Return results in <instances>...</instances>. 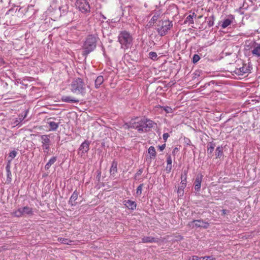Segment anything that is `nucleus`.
Returning a JSON list of instances; mask_svg holds the SVG:
<instances>
[{"label":"nucleus","instance_id":"nucleus-17","mask_svg":"<svg viewBox=\"0 0 260 260\" xmlns=\"http://www.w3.org/2000/svg\"><path fill=\"white\" fill-rule=\"evenodd\" d=\"M124 204L125 206L131 210H135L137 207V204L135 201L131 200H127L124 201Z\"/></svg>","mask_w":260,"mask_h":260},{"label":"nucleus","instance_id":"nucleus-40","mask_svg":"<svg viewBox=\"0 0 260 260\" xmlns=\"http://www.w3.org/2000/svg\"><path fill=\"white\" fill-rule=\"evenodd\" d=\"M17 153L15 150H13L9 153V156L11 157L12 159H13L16 156Z\"/></svg>","mask_w":260,"mask_h":260},{"label":"nucleus","instance_id":"nucleus-15","mask_svg":"<svg viewBox=\"0 0 260 260\" xmlns=\"http://www.w3.org/2000/svg\"><path fill=\"white\" fill-rule=\"evenodd\" d=\"M78 196V192H77V190H75L73 194H72L71 197L70 198L69 204L71 205V206H76L77 204V203L76 202V201L77 200Z\"/></svg>","mask_w":260,"mask_h":260},{"label":"nucleus","instance_id":"nucleus-9","mask_svg":"<svg viewBox=\"0 0 260 260\" xmlns=\"http://www.w3.org/2000/svg\"><path fill=\"white\" fill-rule=\"evenodd\" d=\"M252 69V67L250 62L248 64L243 63L242 67L236 69L234 73L238 76H243L245 74L250 73Z\"/></svg>","mask_w":260,"mask_h":260},{"label":"nucleus","instance_id":"nucleus-23","mask_svg":"<svg viewBox=\"0 0 260 260\" xmlns=\"http://www.w3.org/2000/svg\"><path fill=\"white\" fill-rule=\"evenodd\" d=\"M57 160V157L56 156H53L51 157L49 161L46 164L45 166V170H48L51 165H52Z\"/></svg>","mask_w":260,"mask_h":260},{"label":"nucleus","instance_id":"nucleus-49","mask_svg":"<svg viewBox=\"0 0 260 260\" xmlns=\"http://www.w3.org/2000/svg\"><path fill=\"white\" fill-rule=\"evenodd\" d=\"M5 62L3 58L0 57V64H5Z\"/></svg>","mask_w":260,"mask_h":260},{"label":"nucleus","instance_id":"nucleus-46","mask_svg":"<svg viewBox=\"0 0 260 260\" xmlns=\"http://www.w3.org/2000/svg\"><path fill=\"white\" fill-rule=\"evenodd\" d=\"M158 147H159V149H160V151H163L165 149V147H166V144H163L162 145H159L158 146Z\"/></svg>","mask_w":260,"mask_h":260},{"label":"nucleus","instance_id":"nucleus-33","mask_svg":"<svg viewBox=\"0 0 260 260\" xmlns=\"http://www.w3.org/2000/svg\"><path fill=\"white\" fill-rule=\"evenodd\" d=\"M214 17L213 16L210 17L208 18V21L207 22L208 25L209 27H211L214 25Z\"/></svg>","mask_w":260,"mask_h":260},{"label":"nucleus","instance_id":"nucleus-12","mask_svg":"<svg viewBox=\"0 0 260 260\" xmlns=\"http://www.w3.org/2000/svg\"><path fill=\"white\" fill-rule=\"evenodd\" d=\"M203 178V175L202 174H198L194 182V189L197 191H199L201 189V183Z\"/></svg>","mask_w":260,"mask_h":260},{"label":"nucleus","instance_id":"nucleus-26","mask_svg":"<svg viewBox=\"0 0 260 260\" xmlns=\"http://www.w3.org/2000/svg\"><path fill=\"white\" fill-rule=\"evenodd\" d=\"M193 16H195V17H197V14L195 13H192V14L189 15L186 18L184 23H186L187 22H188L190 24H193L194 21H193Z\"/></svg>","mask_w":260,"mask_h":260},{"label":"nucleus","instance_id":"nucleus-20","mask_svg":"<svg viewBox=\"0 0 260 260\" xmlns=\"http://www.w3.org/2000/svg\"><path fill=\"white\" fill-rule=\"evenodd\" d=\"M251 53L253 56L257 57H260V44L255 46L251 51Z\"/></svg>","mask_w":260,"mask_h":260},{"label":"nucleus","instance_id":"nucleus-43","mask_svg":"<svg viewBox=\"0 0 260 260\" xmlns=\"http://www.w3.org/2000/svg\"><path fill=\"white\" fill-rule=\"evenodd\" d=\"M28 112V110H26L25 114L24 115H19L21 117V120H24L26 118V117L27 116Z\"/></svg>","mask_w":260,"mask_h":260},{"label":"nucleus","instance_id":"nucleus-24","mask_svg":"<svg viewBox=\"0 0 260 260\" xmlns=\"http://www.w3.org/2000/svg\"><path fill=\"white\" fill-rule=\"evenodd\" d=\"M6 170L7 172V181L8 182H10L12 180V174L10 170V166L8 164L6 167Z\"/></svg>","mask_w":260,"mask_h":260},{"label":"nucleus","instance_id":"nucleus-39","mask_svg":"<svg viewBox=\"0 0 260 260\" xmlns=\"http://www.w3.org/2000/svg\"><path fill=\"white\" fill-rule=\"evenodd\" d=\"M200 59V57L199 55L198 54H194L193 58H192V62L194 63H197Z\"/></svg>","mask_w":260,"mask_h":260},{"label":"nucleus","instance_id":"nucleus-52","mask_svg":"<svg viewBox=\"0 0 260 260\" xmlns=\"http://www.w3.org/2000/svg\"><path fill=\"white\" fill-rule=\"evenodd\" d=\"M199 260H204V259H205V257H199Z\"/></svg>","mask_w":260,"mask_h":260},{"label":"nucleus","instance_id":"nucleus-42","mask_svg":"<svg viewBox=\"0 0 260 260\" xmlns=\"http://www.w3.org/2000/svg\"><path fill=\"white\" fill-rule=\"evenodd\" d=\"M169 137V135L168 133H164L162 135L163 139L164 140L165 142L167 141L168 138Z\"/></svg>","mask_w":260,"mask_h":260},{"label":"nucleus","instance_id":"nucleus-5","mask_svg":"<svg viewBox=\"0 0 260 260\" xmlns=\"http://www.w3.org/2000/svg\"><path fill=\"white\" fill-rule=\"evenodd\" d=\"M157 26L156 30L158 35L160 36H164L167 34L168 31L172 27L173 23L169 20L160 21Z\"/></svg>","mask_w":260,"mask_h":260},{"label":"nucleus","instance_id":"nucleus-37","mask_svg":"<svg viewBox=\"0 0 260 260\" xmlns=\"http://www.w3.org/2000/svg\"><path fill=\"white\" fill-rule=\"evenodd\" d=\"M23 120H21V117L19 115V117L18 118H16L14 121H13V124L14 125H18L20 123L22 122L23 121Z\"/></svg>","mask_w":260,"mask_h":260},{"label":"nucleus","instance_id":"nucleus-45","mask_svg":"<svg viewBox=\"0 0 260 260\" xmlns=\"http://www.w3.org/2000/svg\"><path fill=\"white\" fill-rule=\"evenodd\" d=\"M204 257H205V259H206V260H215V258H214L212 256H204Z\"/></svg>","mask_w":260,"mask_h":260},{"label":"nucleus","instance_id":"nucleus-34","mask_svg":"<svg viewBox=\"0 0 260 260\" xmlns=\"http://www.w3.org/2000/svg\"><path fill=\"white\" fill-rule=\"evenodd\" d=\"M186 176H187V171H185L184 172V175L182 174L181 179V185H182V183H186Z\"/></svg>","mask_w":260,"mask_h":260},{"label":"nucleus","instance_id":"nucleus-28","mask_svg":"<svg viewBox=\"0 0 260 260\" xmlns=\"http://www.w3.org/2000/svg\"><path fill=\"white\" fill-rule=\"evenodd\" d=\"M215 155L216 158H220L223 155L222 146H218L215 150Z\"/></svg>","mask_w":260,"mask_h":260},{"label":"nucleus","instance_id":"nucleus-3","mask_svg":"<svg viewBox=\"0 0 260 260\" xmlns=\"http://www.w3.org/2000/svg\"><path fill=\"white\" fill-rule=\"evenodd\" d=\"M118 41L122 48L127 49L132 46L133 37L128 32L122 31L118 36Z\"/></svg>","mask_w":260,"mask_h":260},{"label":"nucleus","instance_id":"nucleus-48","mask_svg":"<svg viewBox=\"0 0 260 260\" xmlns=\"http://www.w3.org/2000/svg\"><path fill=\"white\" fill-rule=\"evenodd\" d=\"M191 260H199V257L198 256L194 255L192 256Z\"/></svg>","mask_w":260,"mask_h":260},{"label":"nucleus","instance_id":"nucleus-31","mask_svg":"<svg viewBox=\"0 0 260 260\" xmlns=\"http://www.w3.org/2000/svg\"><path fill=\"white\" fill-rule=\"evenodd\" d=\"M160 14L159 13H155V14L152 16L151 20L149 22V23L151 25L152 23L154 24L156 22L158 18L159 17Z\"/></svg>","mask_w":260,"mask_h":260},{"label":"nucleus","instance_id":"nucleus-7","mask_svg":"<svg viewBox=\"0 0 260 260\" xmlns=\"http://www.w3.org/2000/svg\"><path fill=\"white\" fill-rule=\"evenodd\" d=\"M75 5L76 7L82 13L87 14L90 13V7L87 0H77Z\"/></svg>","mask_w":260,"mask_h":260},{"label":"nucleus","instance_id":"nucleus-13","mask_svg":"<svg viewBox=\"0 0 260 260\" xmlns=\"http://www.w3.org/2000/svg\"><path fill=\"white\" fill-rule=\"evenodd\" d=\"M235 20V17L233 15H230L228 18L223 20L221 24L222 28H225L228 26L230 25Z\"/></svg>","mask_w":260,"mask_h":260},{"label":"nucleus","instance_id":"nucleus-16","mask_svg":"<svg viewBox=\"0 0 260 260\" xmlns=\"http://www.w3.org/2000/svg\"><path fill=\"white\" fill-rule=\"evenodd\" d=\"M61 101L66 103H78L79 100L70 96L63 95L61 97Z\"/></svg>","mask_w":260,"mask_h":260},{"label":"nucleus","instance_id":"nucleus-36","mask_svg":"<svg viewBox=\"0 0 260 260\" xmlns=\"http://www.w3.org/2000/svg\"><path fill=\"white\" fill-rule=\"evenodd\" d=\"M149 57L153 60H155L157 58V55L155 52H150L149 53Z\"/></svg>","mask_w":260,"mask_h":260},{"label":"nucleus","instance_id":"nucleus-22","mask_svg":"<svg viewBox=\"0 0 260 260\" xmlns=\"http://www.w3.org/2000/svg\"><path fill=\"white\" fill-rule=\"evenodd\" d=\"M156 242V240L155 238L150 237V236H146L142 238V242L145 243H153Z\"/></svg>","mask_w":260,"mask_h":260},{"label":"nucleus","instance_id":"nucleus-11","mask_svg":"<svg viewBox=\"0 0 260 260\" xmlns=\"http://www.w3.org/2000/svg\"><path fill=\"white\" fill-rule=\"evenodd\" d=\"M90 142L87 140H85L80 146L78 150V153L82 155L83 154L87 152L89 149Z\"/></svg>","mask_w":260,"mask_h":260},{"label":"nucleus","instance_id":"nucleus-38","mask_svg":"<svg viewBox=\"0 0 260 260\" xmlns=\"http://www.w3.org/2000/svg\"><path fill=\"white\" fill-rule=\"evenodd\" d=\"M143 186V184H141L138 186V187L137 188V191H136V193L138 195H140L142 193V190Z\"/></svg>","mask_w":260,"mask_h":260},{"label":"nucleus","instance_id":"nucleus-14","mask_svg":"<svg viewBox=\"0 0 260 260\" xmlns=\"http://www.w3.org/2000/svg\"><path fill=\"white\" fill-rule=\"evenodd\" d=\"M215 143L212 141L207 143V153L209 157H211L213 156V152L215 147Z\"/></svg>","mask_w":260,"mask_h":260},{"label":"nucleus","instance_id":"nucleus-25","mask_svg":"<svg viewBox=\"0 0 260 260\" xmlns=\"http://www.w3.org/2000/svg\"><path fill=\"white\" fill-rule=\"evenodd\" d=\"M48 123L50 127V131H55L59 126V123H56L54 121H49Z\"/></svg>","mask_w":260,"mask_h":260},{"label":"nucleus","instance_id":"nucleus-50","mask_svg":"<svg viewBox=\"0 0 260 260\" xmlns=\"http://www.w3.org/2000/svg\"><path fill=\"white\" fill-rule=\"evenodd\" d=\"M178 150V148L175 147L173 150V151H172V153L173 154H175V153L176 152V151H177Z\"/></svg>","mask_w":260,"mask_h":260},{"label":"nucleus","instance_id":"nucleus-29","mask_svg":"<svg viewBox=\"0 0 260 260\" xmlns=\"http://www.w3.org/2000/svg\"><path fill=\"white\" fill-rule=\"evenodd\" d=\"M148 153L150 155L151 158H154L156 157V151L155 149L153 146H150L148 150Z\"/></svg>","mask_w":260,"mask_h":260},{"label":"nucleus","instance_id":"nucleus-32","mask_svg":"<svg viewBox=\"0 0 260 260\" xmlns=\"http://www.w3.org/2000/svg\"><path fill=\"white\" fill-rule=\"evenodd\" d=\"M58 241L61 243L67 245H71V243L72 242V241L70 240L61 237L58 238Z\"/></svg>","mask_w":260,"mask_h":260},{"label":"nucleus","instance_id":"nucleus-6","mask_svg":"<svg viewBox=\"0 0 260 260\" xmlns=\"http://www.w3.org/2000/svg\"><path fill=\"white\" fill-rule=\"evenodd\" d=\"M12 214L16 217H20L24 216H32L34 215V211L32 208L26 206L14 211Z\"/></svg>","mask_w":260,"mask_h":260},{"label":"nucleus","instance_id":"nucleus-51","mask_svg":"<svg viewBox=\"0 0 260 260\" xmlns=\"http://www.w3.org/2000/svg\"><path fill=\"white\" fill-rule=\"evenodd\" d=\"M101 17H102V18H103V19L106 20V19H107L106 17V16H105L103 14H101Z\"/></svg>","mask_w":260,"mask_h":260},{"label":"nucleus","instance_id":"nucleus-35","mask_svg":"<svg viewBox=\"0 0 260 260\" xmlns=\"http://www.w3.org/2000/svg\"><path fill=\"white\" fill-rule=\"evenodd\" d=\"M161 108L167 113H172L173 112V109L170 107L164 106L161 107Z\"/></svg>","mask_w":260,"mask_h":260},{"label":"nucleus","instance_id":"nucleus-4","mask_svg":"<svg viewBox=\"0 0 260 260\" xmlns=\"http://www.w3.org/2000/svg\"><path fill=\"white\" fill-rule=\"evenodd\" d=\"M138 132L142 133L148 132L150 128H152L155 123L151 120L147 118H143L138 121Z\"/></svg>","mask_w":260,"mask_h":260},{"label":"nucleus","instance_id":"nucleus-21","mask_svg":"<svg viewBox=\"0 0 260 260\" xmlns=\"http://www.w3.org/2000/svg\"><path fill=\"white\" fill-rule=\"evenodd\" d=\"M167 165L166 168V171L167 173H169L172 170V160L170 155H168L167 158Z\"/></svg>","mask_w":260,"mask_h":260},{"label":"nucleus","instance_id":"nucleus-18","mask_svg":"<svg viewBox=\"0 0 260 260\" xmlns=\"http://www.w3.org/2000/svg\"><path fill=\"white\" fill-rule=\"evenodd\" d=\"M117 165L118 163L116 161L114 160L111 164L110 169V174L111 175L114 176L117 172Z\"/></svg>","mask_w":260,"mask_h":260},{"label":"nucleus","instance_id":"nucleus-10","mask_svg":"<svg viewBox=\"0 0 260 260\" xmlns=\"http://www.w3.org/2000/svg\"><path fill=\"white\" fill-rule=\"evenodd\" d=\"M194 223V226L196 228H202L203 229H207L209 226V223L206 222L202 219H194L191 222L189 223V225H191V224Z\"/></svg>","mask_w":260,"mask_h":260},{"label":"nucleus","instance_id":"nucleus-8","mask_svg":"<svg viewBox=\"0 0 260 260\" xmlns=\"http://www.w3.org/2000/svg\"><path fill=\"white\" fill-rule=\"evenodd\" d=\"M42 147L44 152L46 154V157L49 153L50 150L51 140L50 139V135H43L41 136Z\"/></svg>","mask_w":260,"mask_h":260},{"label":"nucleus","instance_id":"nucleus-44","mask_svg":"<svg viewBox=\"0 0 260 260\" xmlns=\"http://www.w3.org/2000/svg\"><path fill=\"white\" fill-rule=\"evenodd\" d=\"M28 112V110H26L25 114L24 115H19L21 117V120H24L26 118V117L27 116Z\"/></svg>","mask_w":260,"mask_h":260},{"label":"nucleus","instance_id":"nucleus-47","mask_svg":"<svg viewBox=\"0 0 260 260\" xmlns=\"http://www.w3.org/2000/svg\"><path fill=\"white\" fill-rule=\"evenodd\" d=\"M221 212L222 215H225L229 213V211L225 209H223L221 210Z\"/></svg>","mask_w":260,"mask_h":260},{"label":"nucleus","instance_id":"nucleus-41","mask_svg":"<svg viewBox=\"0 0 260 260\" xmlns=\"http://www.w3.org/2000/svg\"><path fill=\"white\" fill-rule=\"evenodd\" d=\"M143 172V169H140L135 174V179H136V178L139 176V175H141L142 173Z\"/></svg>","mask_w":260,"mask_h":260},{"label":"nucleus","instance_id":"nucleus-30","mask_svg":"<svg viewBox=\"0 0 260 260\" xmlns=\"http://www.w3.org/2000/svg\"><path fill=\"white\" fill-rule=\"evenodd\" d=\"M186 187V183H182V185H180L177 190V193L179 196L182 197L184 194V189Z\"/></svg>","mask_w":260,"mask_h":260},{"label":"nucleus","instance_id":"nucleus-2","mask_svg":"<svg viewBox=\"0 0 260 260\" xmlns=\"http://www.w3.org/2000/svg\"><path fill=\"white\" fill-rule=\"evenodd\" d=\"M71 90L73 93L84 95L86 90V84L80 78H74L71 84Z\"/></svg>","mask_w":260,"mask_h":260},{"label":"nucleus","instance_id":"nucleus-27","mask_svg":"<svg viewBox=\"0 0 260 260\" xmlns=\"http://www.w3.org/2000/svg\"><path fill=\"white\" fill-rule=\"evenodd\" d=\"M125 125L128 128H135V129H137V131H138L139 127H138V121L136 122V121H132L130 122H129L128 123H126Z\"/></svg>","mask_w":260,"mask_h":260},{"label":"nucleus","instance_id":"nucleus-19","mask_svg":"<svg viewBox=\"0 0 260 260\" xmlns=\"http://www.w3.org/2000/svg\"><path fill=\"white\" fill-rule=\"evenodd\" d=\"M104 81L102 76H99L95 80L94 86L95 88H99L102 85Z\"/></svg>","mask_w":260,"mask_h":260},{"label":"nucleus","instance_id":"nucleus-1","mask_svg":"<svg viewBox=\"0 0 260 260\" xmlns=\"http://www.w3.org/2000/svg\"><path fill=\"white\" fill-rule=\"evenodd\" d=\"M99 37L97 35H89L87 36L82 46L83 51L82 54L83 56L86 57L95 49Z\"/></svg>","mask_w":260,"mask_h":260}]
</instances>
